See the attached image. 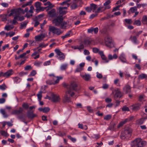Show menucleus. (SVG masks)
<instances>
[{"label":"nucleus","instance_id":"obj_62","mask_svg":"<svg viewBox=\"0 0 147 147\" xmlns=\"http://www.w3.org/2000/svg\"><path fill=\"white\" fill-rule=\"evenodd\" d=\"M96 77L97 78L100 79L102 78V76L101 74L99 73L98 72L96 73Z\"/></svg>","mask_w":147,"mask_h":147},{"label":"nucleus","instance_id":"obj_24","mask_svg":"<svg viewBox=\"0 0 147 147\" xmlns=\"http://www.w3.org/2000/svg\"><path fill=\"white\" fill-rule=\"evenodd\" d=\"M93 41V40L92 39L86 40L84 41V43L86 45H90L92 44Z\"/></svg>","mask_w":147,"mask_h":147},{"label":"nucleus","instance_id":"obj_19","mask_svg":"<svg viewBox=\"0 0 147 147\" xmlns=\"http://www.w3.org/2000/svg\"><path fill=\"white\" fill-rule=\"evenodd\" d=\"M123 91L126 93L130 92L131 91V87L128 85H126L123 88Z\"/></svg>","mask_w":147,"mask_h":147},{"label":"nucleus","instance_id":"obj_55","mask_svg":"<svg viewBox=\"0 0 147 147\" xmlns=\"http://www.w3.org/2000/svg\"><path fill=\"white\" fill-rule=\"evenodd\" d=\"M83 69V68L81 67H80L79 66H78V67L76 70H75V72H80V71H81Z\"/></svg>","mask_w":147,"mask_h":147},{"label":"nucleus","instance_id":"obj_52","mask_svg":"<svg viewBox=\"0 0 147 147\" xmlns=\"http://www.w3.org/2000/svg\"><path fill=\"white\" fill-rule=\"evenodd\" d=\"M122 110L123 111H129V108L126 106H123L122 108Z\"/></svg>","mask_w":147,"mask_h":147},{"label":"nucleus","instance_id":"obj_10","mask_svg":"<svg viewBox=\"0 0 147 147\" xmlns=\"http://www.w3.org/2000/svg\"><path fill=\"white\" fill-rule=\"evenodd\" d=\"M141 107V104L138 103L131 105L130 107L131 109L133 111H136L140 109Z\"/></svg>","mask_w":147,"mask_h":147},{"label":"nucleus","instance_id":"obj_36","mask_svg":"<svg viewBox=\"0 0 147 147\" xmlns=\"http://www.w3.org/2000/svg\"><path fill=\"white\" fill-rule=\"evenodd\" d=\"M137 10V7L135 6L131 7L130 8L129 11H130L131 13H134Z\"/></svg>","mask_w":147,"mask_h":147},{"label":"nucleus","instance_id":"obj_58","mask_svg":"<svg viewBox=\"0 0 147 147\" xmlns=\"http://www.w3.org/2000/svg\"><path fill=\"white\" fill-rule=\"evenodd\" d=\"M50 109L48 107H46L43 108V112L45 113H47L50 111Z\"/></svg>","mask_w":147,"mask_h":147},{"label":"nucleus","instance_id":"obj_45","mask_svg":"<svg viewBox=\"0 0 147 147\" xmlns=\"http://www.w3.org/2000/svg\"><path fill=\"white\" fill-rule=\"evenodd\" d=\"M143 31H140L139 32H136L135 30H134L133 31V33H135L136 34V37H138L142 32Z\"/></svg>","mask_w":147,"mask_h":147},{"label":"nucleus","instance_id":"obj_13","mask_svg":"<svg viewBox=\"0 0 147 147\" xmlns=\"http://www.w3.org/2000/svg\"><path fill=\"white\" fill-rule=\"evenodd\" d=\"M80 76L84 80L86 81H89L91 78L90 75L88 74H80Z\"/></svg>","mask_w":147,"mask_h":147},{"label":"nucleus","instance_id":"obj_22","mask_svg":"<svg viewBox=\"0 0 147 147\" xmlns=\"http://www.w3.org/2000/svg\"><path fill=\"white\" fill-rule=\"evenodd\" d=\"M44 5L45 6L48 5V6L46 7V8H48L47 11L52 8L54 6L53 5H52L51 3L49 1L44 3Z\"/></svg>","mask_w":147,"mask_h":147},{"label":"nucleus","instance_id":"obj_42","mask_svg":"<svg viewBox=\"0 0 147 147\" xmlns=\"http://www.w3.org/2000/svg\"><path fill=\"white\" fill-rule=\"evenodd\" d=\"M134 24L137 26H140L141 25V22L139 20H136L134 22Z\"/></svg>","mask_w":147,"mask_h":147},{"label":"nucleus","instance_id":"obj_64","mask_svg":"<svg viewBox=\"0 0 147 147\" xmlns=\"http://www.w3.org/2000/svg\"><path fill=\"white\" fill-rule=\"evenodd\" d=\"M112 101V99L110 98H107L105 99V101L107 103H109L111 102Z\"/></svg>","mask_w":147,"mask_h":147},{"label":"nucleus","instance_id":"obj_49","mask_svg":"<svg viewBox=\"0 0 147 147\" xmlns=\"http://www.w3.org/2000/svg\"><path fill=\"white\" fill-rule=\"evenodd\" d=\"M92 49L93 52L94 53H97L99 51V49L96 47H94Z\"/></svg>","mask_w":147,"mask_h":147},{"label":"nucleus","instance_id":"obj_4","mask_svg":"<svg viewBox=\"0 0 147 147\" xmlns=\"http://www.w3.org/2000/svg\"><path fill=\"white\" fill-rule=\"evenodd\" d=\"M49 34L51 32L58 35H60L62 33V32L60 29L52 26H49Z\"/></svg>","mask_w":147,"mask_h":147},{"label":"nucleus","instance_id":"obj_32","mask_svg":"<svg viewBox=\"0 0 147 147\" xmlns=\"http://www.w3.org/2000/svg\"><path fill=\"white\" fill-rule=\"evenodd\" d=\"M43 92L42 91H40L37 94V96L38 97V98L39 101H40L42 97V93Z\"/></svg>","mask_w":147,"mask_h":147},{"label":"nucleus","instance_id":"obj_28","mask_svg":"<svg viewBox=\"0 0 147 147\" xmlns=\"http://www.w3.org/2000/svg\"><path fill=\"white\" fill-rule=\"evenodd\" d=\"M147 78V75L144 74H142L138 76V78L139 80Z\"/></svg>","mask_w":147,"mask_h":147},{"label":"nucleus","instance_id":"obj_25","mask_svg":"<svg viewBox=\"0 0 147 147\" xmlns=\"http://www.w3.org/2000/svg\"><path fill=\"white\" fill-rule=\"evenodd\" d=\"M7 14L0 15V18L1 19L2 21H6L7 20Z\"/></svg>","mask_w":147,"mask_h":147},{"label":"nucleus","instance_id":"obj_30","mask_svg":"<svg viewBox=\"0 0 147 147\" xmlns=\"http://www.w3.org/2000/svg\"><path fill=\"white\" fill-rule=\"evenodd\" d=\"M78 127L82 129L86 130L88 128L86 125L83 126L82 124L79 123L78 124Z\"/></svg>","mask_w":147,"mask_h":147},{"label":"nucleus","instance_id":"obj_38","mask_svg":"<svg viewBox=\"0 0 147 147\" xmlns=\"http://www.w3.org/2000/svg\"><path fill=\"white\" fill-rule=\"evenodd\" d=\"M90 6L92 10H93V11L96 9L97 7V5L93 3H91L90 4Z\"/></svg>","mask_w":147,"mask_h":147},{"label":"nucleus","instance_id":"obj_60","mask_svg":"<svg viewBox=\"0 0 147 147\" xmlns=\"http://www.w3.org/2000/svg\"><path fill=\"white\" fill-rule=\"evenodd\" d=\"M84 48V45L83 44H81L80 45H77V49L80 50Z\"/></svg>","mask_w":147,"mask_h":147},{"label":"nucleus","instance_id":"obj_41","mask_svg":"<svg viewBox=\"0 0 147 147\" xmlns=\"http://www.w3.org/2000/svg\"><path fill=\"white\" fill-rule=\"evenodd\" d=\"M42 63L41 62L36 61L34 62V65L36 66L39 67Z\"/></svg>","mask_w":147,"mask_h":147},{"label":"nucleus","instance_id":"obj_21","mask_svg":"<svg viewBox=\"0 0 147 147\" xmlns=\"http://www.w3.org/2000/svg\"><path fill=\"white\" fill-rule=\"evenodd\" d=\"M23 111L22 108L20 107L19 108V110H15L12 111V113L13 114L19 115Z\"/></svg>","mask_w":147,"mask_h":147},{"label":"nucleus","instance_id":"obj_44","mask_svg":"<svg viewBox=\"0 0 147 147\" xmlns=\"http://www.w3.org/2000/svg\"><path fill=\"white\" fill-rule=\"evenodd\" d=\"M119 81V80L118 79H116L114 81V84L116 85L117 86H120V84L118 82Z\"/></svg>","mask_w":147,"mask_h":147},{"label":"nucleus","instance_id":"obj_43","mask_svg":"<svg viewBox=\"0 0 147 147\" xmlns=\"http://www.w3.org/2000/svg\"><path fill=\"white\" fill-rule=\"evenodd\" d=\"M125 23L128 24H131L132 23V21L131 19H125Z\"/></svg>","mask_w":147,"mask_h":147},{"label":"nucleus","instance_id":"obj_50","mask_svg":"<svg viewBox=\"0 0 147 147\" xmlns=\"http://www.w3.org/2000/svg\"><path fill=\"white\" fill-rule=\"evenodd\" d=\"M111 118V115H108L105 116L104 117V119L106 120H108L110 119Z\"/></svg>","mask_w":147,"mask_h":147},{"label":"nucleus","instance_id":"obj_7","mask_svg":"<svg viewBox=\"0 0 147 147\" xmlns=\"http://www.w3.org/2000/svg\"><path fill=\"white\" fill-rule=\"evenodd\" d=\"M132 130L130 128H128L125 130L124 131L122 132L121 136L122 137L125 138L130 137L131 136Z\"/></svg>","mask_w":147,"mask_h":147},{"label":"nucleus","instance_id":"obj_29","mask_svg":"<svg viewBox=\"0 0 147 147\" xmlns=\"http://www.w3.org/2000/svg\"><path fill=\"white\" fill-rule=\"evenodd\" d=\"M14 26L12 25H6L4 28V29L9 31L13 29Z\"/></svg>","mask_w":147,"mask_h":147},{"label":"nucleus","instance_id":"obj_15","mask_svg":"<svg viewBox=\"0 0 147 147\" xmlns=\"http://www.w3.org/2000/svg\"><path fill=\"white\" fill-rule=\"evenodd\" d=\"M129 39L135 44H137L138 43L137 37L136 36L131 35L129 38Z\"/></svg>","mask_w":147,"mask_h":147},{"label":"nucleus","instance_id":"obj_18","mask_svg":"<svg viewBox=\"0 0 147 147\" xmlns=\"http://www.w3.org/2000/svg\"><path fill=\"white\" fill-rule=\"evenodd\" d=\"M48 14L49 15V16L51 17H53L55 16V10L53 9L48 12Z\"/></svg>","mask_w":147,"mask_h":147},{"label":"nucleus","instance_id":"obj_3","mask_svg":"<svg viewBox=\"0 0 147 147\" xmlns=\"http://www.w3.org/2000/svg\"><path fill=\"white\" fill-rule=\"evenodd\" d=\"M147 144L146 142L142 140L140 138H137L133 141L131 143L132 146H136L138 147H142L145 146Z\"/></svg>","mask_w":147,"mask_h":147},{"label":"nucleus","instance_id":"obj_27","mask_svg":"<svg viewBox=\"0 0 147 147\" xmlns=\"http://www.w3.org/2000/svg\"><path fill=\"white\" fill-rule=\"evenodd\" d=\"M145 119L144 118H141L137 120L136 121V123L138 125L142 124L144 122Z\"/></svg>","mask_w":147,"mask_h":147},{"label":"nucleus","instance_id":"obj_33","mask_svg":"<svg viewBox=\"0 0 147 147\" xmlns=\"http://www.w3.org/2000/svg\"><path fill=\"white\" fill-rule=\"evenodd\" d=\"M105 10V9L104 6H100L97 9V12L98 13L100 12H102L104 11Z\"/></svg>","mask_w":147,"mask_h":147},{"label":"nucleus","instance_id":"obj_2","mask_svg":"<svg viewBox=\"0 0 147 147\" xmlns=\"http://www.w3.org/2000/svg\"><path fill=\"white\" fill-rule=\"evenodd\" d=\"M62 16H58L53 20V23L57 26H60L61 29H65L67 27L66 22L63 21Z\"/></svg>","mask_w":147,"mask_h":147},{"label":"nucleus","instance_id":"obj_48","mask_svg":"<svg viewBox=\"0 0 147 147\" xmlns=\"http://www.w3.org/2000/svg\"><path fill=\"white\" fill-rule=\"evenodd\" d=\"M1 134L2 135L5 137H7L8 136V134L7 132L5 131H1Z\"/></svg>","mask_w":147,"mask_h":147},{"label":"nucleus","instance_id":"obj_9","mask_svg":"<svg viewBox=\"0 0 147 147\" xmlns=\"http://www.w3.org/2000/svg\"><path fill=\"white\" fill-rule=\"evenodd\" d=\"M46 34L44 33H41L39 35L36 36L35 39L36 41H39L42 40L46 36Z\"/></svg>","mask_w":147,"mask_h":147},{"label":"nucleus","instance_id":"obj_5","mask_svg":"<svg viewBox=\"0 0 147 147\" xmlns=\"http://www.w3.org/2000/svg\"><path fill=\"white\" fill-rule=\"evenodd\" d=\"M48 98L55 103L59 102L61 100V98L58 94L53 93L51 94L50 97H48Z\"/></svg>","mask_w":147,"mask_h":147},{"label":"nucleus","instance_id":"obj_26","mask_svg":"<svg viewBox=\"0 0 147 147\" xmlns=\"http://www.w3.org/2000/svg\"><path fill=\"white\" fill-rule=\"evenodd\" d=\"M68 64L67 63L61 65L60 67V69L62 71H64L67 68Z\"/></svg>","mask_w":147,"mask_h":147},{"label":"nucleus","instance_id":"obj_31","mask_svg":"<svg viewBox=\"0 0 147 147\" xmlns=\"http://www.w3.org/2000/svg\"><path fill=\"white\" fill-rule=\"evenodd\" d=\"M16 12L17 9H11V12L9 14L8 16L10 17L11 16H12L14 14H16Z\"/></svg>","mask_w":147,"mask_h":147},{"label":"nucleus","instance_id":"obj_14","mask_svg":"<svg viewBox=\"0 0 147 147\" xmlns=\"http://www.w3.org/2000/svg\"><path fill=\"white\" fill-rule=\"evenodd\" d=\"M111 1L109 0L106 1L103 4L105 10L110 9L111 8V6L109 4L111 3Z\"/></svg>","mask_w":147,"mask_h":147},{"label":"nucleus","instance_id":"obj_39","mask_svg":"<svg viewBox=\"0 0 147 147\" xmlns=\"http://www.w3.org/2000/svg\"><path fill=\"white\" fill-rule=\"evenodd\" d=\"M145 98V96L144 95H140L139 96L138 100L139 101L142 102Z\"/></svg>","mask_w":147,"mask_h":147},{"label":"nucleus","instance_id":"obj_53","mask_svg":"<svg viewBox=\"0 0 147 147\" xmlns=\"http://www.w3.org/2000/svg\"><path fill=\"white\" fill-rule=\"evenodd\" d=\"M6 88V86L4 84H3L1 85H0V89L2 90H4Z\"/></svg>","mask_w":147,"mask_h":147},{"label":"nucleus","instance_id":"obj_51","mask_svg":"<svg viewBox=\"0 0 147 147\" xmlns=\"http://www.w3.org/2000/svg\"><path fill=\"white\" fill-rule=\"evenodd\" d=\"M36 74V71L34 70H33L30 73L29 75V76H34Z\"/></svg>","mask_w":147,"mask_h":147},{"label":"nucleus","instance_id":"obj_46","mask_svg":"<svg viewBox=\"0 0 147 147\" xmlns=\"http://www.w3.org/2000/svg\"><path fill=\"white\" fill-rule=\"evenodd\" d=\"M67 137L74 142H75L76 141V140L75 138L72 137L68 135Z\"/></svg>","mask_w":147,"mask_h":147},{"label":"nucleus","instance_id":"obj_54","mask_svg":"<svg viewBox=\"0 0 147 147\" xmlns=\"http://www.w3.org/2000/svg\"><path fill=\"white\" fill-rule=\"evenodd\" d=\"M22 107L25 109H27L29 107V105L27 103H24L22 105Z\"/></svg>","mask_w":147,"mask_h":147},{"label":"nucleus","instance_id":"obj_16","mask_svg":"<svg viewBox=\"0 0 147 147\" xmlns=\"http://www.w3.org/2000/svg\"><path fill=\"white\" fill-rule=\"evenodd\" d=\"M99 54L100 55L102 59L105 61L106 63H108L109 62V60L107 59V58L104 55L103 51H100L99 52Z\"/></svg>","mask_w":147,"mask_h":147},{"label":"nucleus","instance_id":"obj_12","mask_svg":"<svg viewBox=\"0 0 147 147\" xmlns=\"http://www.w3.org/2000/svg\"><path fill=\"white\" fill-rule=\"evenodd\" d=\"M119 59L123 63H127L125 54L123 53H121L119 57Z\"/></svg>","mask_w":147,"mask_h":147},{"label":"nucleus","instance_id":"obj_11","mask_svg":"<svg viewBox=\"0 0 147 147\" xmlns=\"http://www.w3.org/2000/svg\"><path fill=\"white\" fill-rule=\"evenodd\" d=\"M115 91V93L114 95L115 98H120L122 96V94L119 88H117Z\"/></svg>","mask_w":147,"mask_h":147},{"label":"nucleus","instance_id":"obj_34","mask_svg":"<svg viewBox=\"0 0 147 147\" xmlns=\"http://www.w3.org/2000/svg\"><path fill=\"white\" fill-rule=\"evenodd\" d=\"M41 3L39 2H37L35 3V6L36 8V9L37 11L38 9H39V8L41 6Z\"/></svg>","mask_w":147,"mask_h":147},{"label":"nucleus","instance_id":"obj_20","mask_svg":"<svg viewBox=\"0 0 147 147\" xmlns=\"http://www.w3.org/2000/svg\"><path fill=\"white\" fill-rule=\"evenodd\" d=\"M27 116L29 118L33 119L37 116L36 114H34L32 112L28 111L27 113Z\"/></svg>","mask_w":147,"mask_h":147},{"label":"nucleus","instance_id":"obj_1","mask_svg":"<svg viewBox=\"0 0 147 147\" xmlns=\"http://www.w3.org/2000/svg\"><path fill=\"white\" fill-rule=\"evenodd\" d=\"M63 86L67 88V91L65 92L64 96L62 98L63 102H69L71 101L70 96H72L74 95V91H76L77 85L75 82L71 83L69 84L66 83H63Z\"/></svg>","mask_w":147,"mask_h":147},{"label":"nucleus","instance_id":"obj_40","mask_svg":"<svg viewBox=\"0 0 147 147\" xmlns=\"http://www.w3.org/2000/svg\"><path fill=\"white\" fill-rule=\"evenodd\" d=\"M48 45V44L47 43L46 44H44V43H40L39 44V46L37 47V49L39 47L44 48L45 47Z\"/></svg>","mask_w":147,"mask_h":147},{"label":"nucleus","instance_id":"obj_63","mask_svg":"<svg viewBox=\"0 0 147 147\" xmlns=\"http://www.w3.org/2000/svg\"><path fill=\"white\" fill-rule=\"evenodd\" d=\"M93 32L95 34H96L98 32V29L97 27L94 28H93Z\"/></svg>","mask_w":147,"mask_h":147},{"label":"nucleus","instance_id":"obj_61","mask_svg":"<svg viewBox=\"0 0 147 147\" xmlns=\"http://www.w3.org/2000/svg\"><path fill=\"white\" fill-rule=\"evenodd\" d=\"M34 8L33 6H31L30 7V9L29 10L28 12L32 14L33 12V10H34Z\"/></svg>","mask_w":147,"mask_h":147},{"label":"nucleus","instance_id":"obj_8","mask_svg":"<svg viewBox=\"0 0 147 147\" xmlns=\"http://www.w3.org/2000/svg\"><path fill=\"white\" fill-rule=\"evenodd\" d=\"M63 77L62 76H56L53 78V80H55L56 79V80L54 81L51 80H48L46 81V83L47 84L51 85L55 84L59 82V80L63 79Z\"/></svg>","mask_w":147,"mask_h":147},{"label":"nucleus","instance_id":"obj_35","mask_svg":"<svg viewBox=\"0 0 147 147\" xmlns=\"http://www.w3.org/2000/svg\"><path fill=\"white\" fill-rule=\"evenodd\" d=\"M142 21L143 24H147V16H144L142 18Z\"/></svg>","mask_w":147,"mask_h":147},{"label":"nucleus","instance_id":"obj_47","mask_svg":"<svg viewBox=\"0 0 147 147\" xmlns=\"http://www.w3.org/2000/svg\"><path fill=\"white\" fill-rule=\"evenodd\" d=\"M14 80L16 83H18L20 82L21 79L18 77H16L14 78Z\"/></svg>","mask_w":147,"mask_h":147},{"label":"nucleus","instance_id":"obj_37","mask_svg":"<svg viewBox=\"0 0 147 147\" xmlns=\"http://www.w3.org/2000/svg\"><path fill=\"white\" fill-rule=\"evenodd\" d=\"M28 9L27 7L24 10L23 9L20 8L18 9V11L21 12L23 14L25 12H28Z\"/></svg>","mask_w":147,"mask_h":147},{"label":"nucleus","instance_id":"obj_59","mask_svg":"<svg viewBox=\"0 0 147 147\" xmlns=\"http://www.w3.org/2000/svg\"><path fill=\"white\" fill-rule=\"evenodd\" d=\"M87 109L90 113H92L93 112V110L90 106L87 107Z\"/></svg>","mask_w":147,"mask_h":147},{"label":"nucleus","instance_id":"obj_23","mask_svg":"<svg viewBox=\"0 0 147 147\" xmlns=\"http://www.w3.org/2000/svg\"><path fill=\"white\" fill-rule=\"evenodd\" d=\"M19 17V14H16L14 17V19L12 21V24L13 25H16L18 24L17 20H18V19Z\"/></svg>","mask_w":147,"mask_h":147},{"label":"nucleus","instance_id":"obj_56","mask_svg":"<svg viewBox=\"0 0 147 147\" xmlns=\"http://www.w3.org/2000/svg\"><path fill=\"white\" fill-rule=\"evenodd\" d=\"M105 43L106 45L109 46L111 43V40H105Z\"/></svg>","mask_w":147,"mask_h":147},{"label":"nucleus","instance_id":"obj_6","mask_svg":"<svg viewBox=\"0 0 147 147\" xmlns=\"http://www.w3.org/2000/svg\"><path fill=\"white\" fill-rule=\"evenodd\" d=\"M55 51L57 54L56 57L59 60H64L65 59V56L64 53L61 51L59 49H55Z\"/></svg>","mask_w":147,"mask_h":147},{"label":"nucleus","instance_id":"obj_17","mask_svg":"<svg viewBox=\"0 0 147 147\" xmlns=\"http://www.w3.org/2000/svg\"><path fill=\"white\" fill-rule=\"evenodd\" d=\"M13 73V71L12 70V69H9L5 73H4V77H8L12 75Z\"/></svg>","mask_w":147,"mask_h":147},{"label":"nucleus","instance_id":"obj_57","mask_svg":"<svg viewBox=\"0 0 147 147\" xmlns=\"http://www.w3.org/2000/svg\"><path fill=\"white\" fill-rule=\"evenodd\" d=\"M32 69V67L30 65H27L24 67V69L25 70H28Z\"/></svg>","mask_w":147,"mask_h":147}]
</instances>
